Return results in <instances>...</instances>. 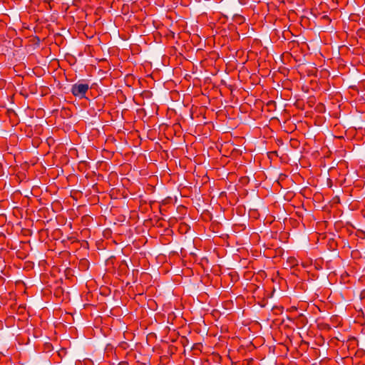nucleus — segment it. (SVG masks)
<instances>
[{
	"label": "nucleus",
	"instance_id": "7ed1b4c3",
	"mask_svg": "<svg viewBox=\"0 0 365 365\" xmlns=\"http://www.w3.org/2000/svg\"><path fill=\"white\" fill-rule=\"evenodd\" d=\"M322 19H324V20H327V21H330V19L329 18L328 16L327 15H324L322 17Z\"/></svg>",
	"mask_w": 365,
	"mask_h": 365
},
{
	"label": "nucleus",
	"instance_id": "f03ea898",
	"mask_svg": "<svg viewBox=\"0 0 365 365\" xmlns=\"http://www.w3.org/2000/svg\"><path fill=\"white\" fill-rule=\"evenodd\" d=\"M356 235L361 239H365V232L362 230H358L356 232Z\"/></svg>",
	"mask_w": 365,
	"mask_h": 365
},
{
	"label": "nucleus",
	"instance_id": "f257e3e1",
	"mask_svg": "<svg viewBox=\"0 0 365 365\" xmlns=\"http://www.w3.org/2000/svg\"><path fill=\"white\" fill-rule=\"evenodd\" d=\"M90 86L88 83L78 81L72 86L71 92L75 97L82 98L85 97Z\"/></svg>",
	"mask_w": 365,
	"mask_h": 365
}]
</instances>
